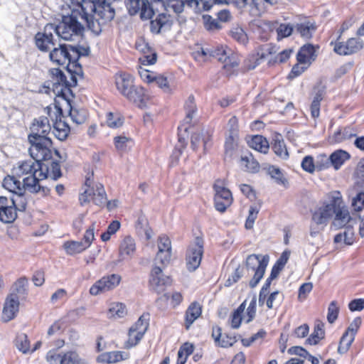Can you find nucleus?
<instances>
[{
    "label": "nucleus",
    "mask_w": 364,
    "mask_h": 364,
    "mask_svg": "<svg viewBox=\"0 0 364 364\" xmlns=\"http://www.w3.org/2000/svg\"><path fill=\"white\" fill-rule=\"evenodd\" d=\"M175 18L165 10L162 12H156L151 18L150 31L154 34H159L168 31L174 23Z\"/></svg>",
    "instance_id": "obj_10"
},
{
    "label": "nucleus",
    "mask_w": 364,
    "mask_h": 364,
    "mask_svg": "<svg viewBox=\"0 0 364 364\" xmlns=\"http://www.w3.org/2000/svg\"><path fill=\"white\" fill-rule=\"evenodd\" d=\"M70 46V45H60L59 48H54L50 53V59L53 63L64 66L68 72L77 73V70L73 68L74 60H73Z\"/></svg>",
    "instance_id": "obj_6"
},
{
    "label": "nucleus",
    "mask_w": 364,
    "mask_h": 364,
    "mask_svg": "<svg viewBox=\"0 0 364 364\" xmlns=\"http://www.w3.org/2000/svg\"><path fill=\"white\" fill-rule=\"evenodd\" d=\"M238 134L233 129L228 133L225 142V157L232 158L237 146Z\"/></svg>",
    "instance_id": "obj_28"
},
{
    "label": "nucleus",
    "mask_w": 364,
    "mask_h": 364,
    "mask_svg": "<svg viewBox=\"0 0 364 364\" xmlns=\"http://www.w3.org/2000/svg\"><path fill=\"white\" fill-rule=\"evenodd\" d=\"M203 255V240L197 237L186 252V267L190 272L195 271L200 265Z\"/></svg>",
    "instance_id": "obj_9"
},
{
    "label": "nucleus",
    "mask_w": 364,
    "mask_h": 364,
    "mask_svg": "<svg viewBox=\"0 0 364 364\" xmlns=\"http://www.w3.org/2000/svg\"><path fill=\"white\" fill-rule=\"evenodd\" d=\"M28 280L25 277L18 279L12 286L11 289V294L9 295H14V297H18V299L21 297H24L27 294V286Z\"/></svg>",
    "instance_id": "obj_31"
},
{
    "label": "nucleus",
    "mask_w": 364,
    "mask_h": 364,
    "mask_svg": "<svg viewBox=\"0 0 364 364\" xmlns=\"http://www.w3.org/2000/svg\"><path fill=\"white\" fill-rule=\"evenodd\" d=\"M342 204L335 205V218L332 222L331 226L336 230L346 228L347 224L350 222L351 218L348 210L343 207Z\"/></svg>",
    "instance_id": "obj_21"
},
{
    "label": "nucleus",
    "mask_w": 364,
    "mask_h": 364,
    "mask_svg": "<svg viewBox=\"0 0 364 364\" xmlns=\"http://www.w3.org/2000/svg\"><path fill=\"white\" fill-rule=\"evenodd\" d=\"M121 277L118 274H112L105 276L97 281L90 289V293L92 295L109 291L115 288L119 284Z\"/></svg>",
    "instance_id": "obj_12"
},
{
    "label": "nucleus",
    "mask_w": 364,
    "mask_h": 364,
    "mask_svg": "<svg viewBox=\"0 0 364 364\" xmlns=\"http://www.w3.org/2000/svg\"><path fill=\"white\" fill-rule=\"evenodd\" d=\"M60 364H87V362L77 351L68 350L63 353Z\"/></svg>",
    "instance_id": "obj_34"
},
{
    "label": "nucleus",
    "mask_w": 364,
    "mask_h": 364,
    "mask_svg": "<svg viewBox=\"0 0 364 364\" xmlns=\"http://www.w3.org/2000/svg\"><path fill=\"white\" fill-rule=\"evenodd\" d=\"M363 48V41L359 38H350L346 42H336L335 53L340 55H349L358 53Z\"/></svg>",
    "instance_id": "obj_13"
},
{
    "label": "nucleus",
    "mask_w": 364,
    "mask_h": 364,
    "mask_svg": "<svg viewBox=\"0 0 364 364\" xmlns=\"http://www.w3.org/2000/svg\"><path fill=\"white\" fill-rule=\"evenodd\" d=\"M339 313V307L337 305L336 301H333L330 303L328 308L327 320L330 323H333L338 318Z\"/></svg>",
    "instance_id": "obj_59"
},
{
    "label": "nucleus",
    "mask_w": 364,
    "mask_h": 364,
    "mask_svg": "<svg viewBox=\"0 0 364 364\" xmlns=\"http://www.w3.org/2000/svg\"><path fill=\"white\" fill-rule=\"evenodd\" d=\"M343 242L346 245H352L354 242V232L350 227H346L343 232L337 234L334 237V242Z\"/></svg>",
    "instance_id": "obj_41"
},
{
    "label": "nucleus",
    "mask_w": 364,
    "mask_h": 364,
    "mask_svg": "<svg viewBox=\"0 0 364 364\" xmlns=\"http://www.w3.org/2000/svg\"><path fill=\"white\" fill-rule=\"evenodd\" d=\"M70 132V127L67 123L61 120L54 124L53 133L60 141L65 140Z\"/></svg>",
    "instance_id": "obj_39"
},
{
    "label": "nucleus",
    "mask_w": 364,
    "mask_h": 364,
    "mask_svg": "<svg viewBox=\"0 0 364 364\" xmlns=\"http://www.w3.org/2000/svg\"><path fill=\"white\" fill-rule=\"evenodd\" d=\"M142 329L141 332L136 331L134 328H130L128 333L129 338L127 341V346L131 348L135 346L143 338L144 335L142 333Z\"/></svg>",
    "instance_id": "obj_54"
},
{
    "label": "nucleus",
    "mask_w": 364,
    "mask_h": 364,
    "mask_svg": "<svg viewBox=\"0 0 364 364\" xmlns=\"http://www.w3.org/2000/svg\"><path fill=\"white\" fill-rule=\"evenodd\" d=\"M115 148L118 151H125L128 147L131 146L132 141L130 138L124 136H117L114 139Z\"/></svg>",
    "instance_id": "obj_53"
},
{
    "label": "nucleus",
    "mask_w": 364,
    "mask_h": 364,
    "mask_svg": "<svg viewBox=\"0 0 364 364\" xmlns=\"http://www.w3.org/2000/svg\"><path fill=\"white\" fill-rule=\"evenodd\" d=\"M46 175L41 171L31 176H28L23 179V187L31 193H38L41 189L39 184L41 180L45 179Z\"/></svg>",
    "instance_id": "obj_26"
},
{
    "label": "nucleus",
    "mask_w": 364,
    "mask_h": 364,
    "mask_svg": "<svg viewBox=\"0 0 364 364\" xmlns=\"http://www.w3.org/2000/svg\"><path fill=\"white\" fill-rule=\"evenodd\" d=\"M116 86L119 92L125 97L134 87L133 77L128 73H122L116 76Z\"/></svg>",
    "instance_id": "obj_22"
},
{
    "label": "nucleus",
    "mask_w": 364,
    "mask_h": 364,
    "mask_svg": "<svg viewBox=\"0 0 364 364\" xmlns=\"http://www.w3.org/2000/svg\"><path fill=\"white\" fill-rule=\"evenodd\" d=\"M16 347L23 353H30V342L25 333L18 334L15 341Z\"/></svg>",
    "instance_id": "obj_50"
},
{
    "label": "nucleus",
    "mask_w": 364,
    "mask_h": 364,
    "mask_svg": "<svg viewBox=\"0 0 364 364\" xmlns=\"http://www.w3.org/2000/svg\"><path fill=\"white\" fill-rule=\"evenodd\" d=\"M72 49V57L73 60H74V65L73 68H75L76 70H80L81 66L78 63V60L81 56H87L89 55L90 49L88 48L84 47H77V46H70Z\"/></svg>",
    "instance_id": "obj_43"
},
{
    "label": "nucleus",
    "mask_w": 364,
    "mask_h": 364,
    "mask_svg": "<svg viewBox=\"0 0 364 364\" xmlns=\"http://www.w3.org/2000/svg\"><path fill=\"white\" fill-rule=\"evenodd\" d=\"M171 278L162 274V267L154 266L151 272L149 287L156 293H161L166 285L171 284Z\"/></svg>",
    "instance_id": "obj_14"
},
{
    "label": "nucleus",
    "mask_w": 364,
    "mask_h": 364,
    "mask_svg": "<svg viewBox=\"0 0 364 364\" xmlns=\"http://www.w3.org/2000/svg\"><path fill=\"white\" fill-rule=\"evenodd\" d=\"M272 149L275 154L282 159L285 160L289 158V153L283 140L274 139V143L272 145Z\"/></svg>",
    "instance_id": "obj_51"
},
{
    "label": "nucleus",
    "mask_w": 364,
    "mask_h": 364,
    "mask_svg": "<svg viewBox=\"0 0 364 364\" xmlns=\"http://www.w3.org/2000/svg\"><path fill=\"white\" fill-rule=\"evenodd\" d=\"M315 50L312 45L303 46L297 53L296 58L299 63L306 64L310 62L314 54Z\"/></svg>",
    "instance_id": "obj_37"
},
{
    "label": "nucleus",
    "mask_w": 364,
    "mask_h": 364,
    "mask_svg": "<svg viewBox=\"0 0 364 364\" xmlns=\"http://www.w3.org/2000/svg\"><path fill=\"white\" fill-rule=\"evenodd\" d=\"M30 129L31 133L28 136H33L36 138H49L48 136L50 132L49 119L46 117H40L38 119H35Z\"/></svg>",
    "instance_id": "obj_16"
},
{
    "label": "nucleus",
    "mask_w": 364,
    "mask_h": 364,
    "mask_svg": "<svg viewBox=\"0 0 364 364\" xmlns=\"http://www.w3.org/2000/svg\"><path fill=\"white\" fill-rule=\"evenodd\" d=\"M125 97L140 108L145 107L149 99L144 87L136 85H134Z\"/></svg>",
    "instance_id": "obj_18"
},
{
    "label": "nucleus",
    "mask_w": 364,
    "mask_h": 364,
    "mask_svg": "<svg viewBox=\"0 0 364 364\" xmlns=\"http://www.w3.org/2000/svg\"><path fill=\"white\" fill-rule=\"evenodd\" d=\"M210 141V136L208 134L203 135L200 133H194L191 136V147L194 151H196L200 144L203 145L204 151H206L208 146V143Z\"/></svg>",
    "instance_id": "obj_40"
},
{
    "label": "nucleus",
    "mask_w": 364,
    "mask_h": 364,
    "mask_svg": "<svg viewBox=\"0 0 364 364\" xmlns=\"http://www.w3.org/2000/svg\"><path fill=\"white\" fill-rule=\"evenodd\" d=\"M52 31H46V26L44 33L38 32L36 34V45L40 50L44 52L48 51L50 50V46H55Z\"/></svg>",
    "instance_id": "obj_23"
},
{
    "label": "nucleus",
    "mask_w": 364,
    "mask_h": 364,
    "mask_svg": "<svg viewBox=\"0 0 364 364\" xmlns=\"http://www.w3.org/2000/svg\"><path fill=\"white\" fill-rule=\"evenodd\" d=\"M53 85H58L62 86L61 92L65 90V86L67 83V77L59 68H52L49 70Z\"/></svg>",
    "instance_id": "obj_42"
},
{
    "label": "nucleus",
    "mask_w": 364,
    "mask_h": 364,
    "mask_svg": "<svg viewBox=\"0 0 364 364\" xmlns=\"http://www.w3.org/2000/svg\"><path fill=\"white\" fill-rule=\"evenodd\" d=\"M136 250L135 242L129 236L125 237L119 246V257L122 259H126L133 255Z\"/></svg>",
    "instance_id": "obj_27"
},
{
    "label": "nucleus",
    "mask_w": 364,
    "mask_h": 364,
    "mask_svg": "<svg viewBox=\"0 0 364 364\" xmlns=\"http://www.w3.org/2000/svg\"><path fill=\"white\" fill-rule=\"evenodd\" d=\"M69 115L73 122L82 124L86 121L87 111L85 109H78L70 106Z\"/></svg>",
    "instance_id": "obj_44"
},
{
    "label": "nucleus",
    "mask_w": 364,
    "mask_h": 364,
    "mask_svg": "<svg viewBox=\"0 0 364 364\" xmlns=\"http://www.w3.org/2000/svg\"><path fill=\"white\" fill-rule=\"evenodd\" d=\"M185 109L186 112V116L185 118V121L186 123H191L193 114L196 112V105L195 103V99L193 95H190L185 103Z\"/></svg>",
    "instance_id": "obj_52"
},
{
    "label": "nucleus",
    "mask_w": 364,
    "mask_h": 364,
    "mask_svg": "<svg viewBox=\"0 0 364 364\" xmlns=\"http://www.w3.org/2000/svg\"><path fill=\"white\" fill-rule=\"evenodd\" d=\"M70 14L63 16L62 21L58 24L48 23L46 31H53L60 38L65 41H73L76 37L81 36L87 26V18L82 15L78 0L73 2L70 7Z\"/></svg>",
    "instance_id": "obj_2"
},
{
    "label": "nucleus",
    "mask_w": 364,
    "mask_h": 364,
    "mask_svg": "<svg viewBox=\"0 0 364 364\" xmlns=\"http://www.w3.org/2000/svg\"><path fill=\"white\" fill-rule=\"evenodd\" d=\"M28 139L31 144L28 151L33 160L42 162L51 159L53 143L50 138H36L28 136Z\"/></svg>",
    "instance_id": "obj_3"
},
{
    "label": "nucleus",
    "mask_w": 364,
    "mask_h": 364,
    "mask_svg": "<svg viewBox=\"0 0 364 364\" xmlns=\"http://www.w3.org/2000/svg\"><path fill=\"white\" fill-rule=\"evenodd\" d=\"M351 205L355 211H360L364 208V193L360 192L352 199Z\"/></svg>",
    "instance_id": "obj_63"
},
{
    "label": "nucleus",
    "mask_w": 364,
    "mask_h": 364,
    "mask_svg": "<svg viewBox=\"0 0 364 364\" xmlns=\"http://www.w3.org/2000/svg\"><path fill=\"white\" fill-rule=\"evenodd\" d=\"M63 247L68 255H75L82 252L86 247L81 241H68L64 243Z\"/></svg>",
    "instance_id": "obj_45"
},
{
    "label": "nucleus",
    "mask_w": 364,
    "mask_h": 364,
    "mask_svg": "<svg viewBox=\"0 0 364 364\" xmlns=\"http://www.w3.org/2000/svg\"><path fill=\"white\" fill-rule=\"evenodd\" d=\"M213 189L215 191V207L217 210L223 213L232 203V193L225 187L224 181L220 179L215 181Z\"/></svg>",
    "instance_id": "obj_8"
},
{
    "label": "nucleus",
    "mask_w": 364,
    "mask_h": 364,
    "mask_svg": "<svg viewBox=\"0 0 364 364\" xmlns=\"http://www.w3.org/2000/svg\"><path fill=\"white\" fill-rule=\"evenodd\" d=\"M350 156L347 151L341 149L337 150L330 155L331 166L336 170H338L345 161L350 159Z\"/></svg>",
    "instance_id": "obj_32"
},
{
    "label": "nucleus",
    "mask_w": 364,
    "mask_h": 364,
    "mask_svg": "<svg viewBox=\"0 0 364 364\" xmlns=\"http://www.w3.org/2000/svg\"><path fill=\"white\" fill-rule=\"evenodd\" d=\"M19 300L18 297L14 295H9L6 299L3 311L2 319L5 321H9L13 319L18 311Z\"/></svg>",
    "instance_id": "obj_19"
},
{
    "label": "nucleus",
    "mask_w": 364,
    "mask_h": 364,
    "mask_svg": "<svg viewBox=\"0 0 364 364\" xmlns=\"http://www.w3.org/2000/svg\"><path fill=\"white\" fill-rule=\"evenodd\" d=\"M171 257V251L158 250L154 259L155 266L158 264H161L163 267L166 266L170 262Z\"/></svg>",
    "instance_id": "obj_55"
},
{
    "label": "nucleus",
    "mask_w": 364,
    "mask_h": 364,
    "mask_svg": "<svg viewBox=\"0 0 364 364\" xmlns=\"http://www.w3.org/2000/svg\"><path fill=\"white\" fill-rule=\"evenodd\" d=\"M269 259V257L267 255L252 254L247 257L246 268L247 271H252L254 273L253 277L249 283L251 288H255L262 279L268 265Z\"/></svg>",
    "instance_id": "obj_4"
},
{
    "label": "nucleus",
    "mask_w": 364,
    "mask_h": 364,
    "mask_svg": "<svg viewBox=\"0 0 364 364\" xmlns=\"http://www.w3.org/2000/svg\"><path fill=\"white\" fill-rule=\"evenodd\" d=\"M328 203L315 210L312 215V220L316 225H326L328 219L333 215L335 205L343 203L342 196L339 191H333L328 195Z\"/></svg>",
    "instance_id": "obj_5"
},
{
    "label": "nucleus",
    "mask_w": 364,
    "mask_h": 364,
    "mask_svg": "<svg viewBox=\"0 0 364 364\" xmlns=\"http://www.w3.org/2000/svg\"><path fill=\"white\" fill-rule=\"evenodd\" d=\"M25 191H20L13 194L9 199L13 202V206L18 212H24L27 206V199L24 195Z\"/></svg>",
    "instance_id": "obj_38"
},
{
    "label": "nucleus",
    "mask_w": 364,
    "mask_h": 364,
    "mask_svg": "<svg viewBox=\"0 0 364 364\" xmlns=\"http://www.w3.org/2000/svg\"><path fill=\"white\" fill-rule=\"evenodd\" d=\"M201 314V306L198 303H192L186 311V328L188 329L190 326L200 316Z\"/></svg>",
    "instance_id": "obj_33"
},
{
    "label": "nucleus",
    "mask_w": 364,
    "mask_h": 364,
    "mask_svg": "<svg viewBox=\"0 0 364 364\" xmlns=\"http://www.w3.org/2000/svg\"><path fill=\"white\" fill-rule=\"evenodd\" d=\"M296 30L302 37L310 38L316 30V26L309 22L301 23L296 25Z\"/></svg>",
    "instance_id": "obj_49"
},
{
    "label": "nucleus",
    "mask_w": 364,
    "mask_h": 364,
    "mask_svg": "<svg viewBox=\"0 0 364 364\" xmlns=\"http://www.w3.org/2000/svg\"><path fill=\"white\" fill-rule=\"evenodd\" d=\"M246 307V301H243L237 309H235L231 316V326L233 328H238L240 326L242 320V314Z\"/></svg>",
    "instance_id": "obj_47"
},
{
    "label": "nucleus",
    "mask_w": 364,
    "mask_h": 364,
    "mask_svg": "<svg viewBox=\"0 0 364 364\" xmlns=\"http://www.w3.org/2000/svg\"><path fill=\"white\" fill-rule=\"evenodd\" d=\"M3 186L13 194L25 191V187H23L21 182L15 176H7L5 177L3 181Z\"/></svg>",
    "instance_id": "obj_30"
},
{
    "label": "nucleus",
    "mask_w": 364,
    "mask_h": 364,
    "mask_svg": "<svg viewBox=\"0 0 364 364\" xmlns=\"http://www.w3.org/2000/svg\"><path fill=\"white\" fill-rule=\"evenodd\" d=\"M127 7L130 15H135L140 11L141 20L151 19L154 14V9L148 0H127Z\"/></svg>",
    "instance_id": "obj_11"
},
{
    "label": "nucleus",
    "mask_w": 364,
    "mask_h": 364,
    "mask_svg": "<svg viewBox=\"0 0 364 364\" xmlns=\"http://www.w3.org/2000/svg\"><path fill=\"white\" fill-rule=\"evenodd\" d=\"M63 353H58L56 350H49L46 356V360L49 364H60Z\"/></svg>",
    "instance_id": "obj_64"
},
{
    "label": "nucleus",
    "mask_w": 364,
    "mask_h": 364,
    "mask_svg": "<svg viewBox=\"0 0 364 364\" xmlns=\"http://www.w3.org/2000/svg\"><path fill=\"white\" fill-rule=\"evenodd\" d=\"M88 182L89 179L87 178L85 181V185L88 188L85 190L84 193L79 198L81 205L92 200L98 206L105 205L107 202V194L104 186L101 183H97L95 186L90 188V184Z\"/></svg>",
    "instance_id": "obj_7"
},
{
    "label": "nucleus",
    "mask_w": 364,
    "mask_h": 364,
    "mask_svg": "<svg viewBox=\"0 0 364 364\" xmlns=\"http://www.w3.org/2000/svg\"><path fill=\"white\" fill-rule=\"evenodd\" d=\"M41 168V162L33 159L27 160L19 163L18 166L14 168V172L20 178L24 175L31 176L38 173Z\"/></svg>",
    "instance_id": "obj_17"
},
{
    "label": "nucleus",
    "mask_w": 364,
    "mask_h": 364,
    "mask_svg": "<svg viewBox=\"0 0 364 364\" xmlns=\"http://www.w3.org/2000/svg\"><path fill=\"white\" fill-rule=\"evenodd\" d=\"M185 5L190 7L198 6V1L197 0H166L164 9L167 12L171 10L175 14H179L183 11Z\"/></svg>",
    "instance_id": "obj_24"
},
{
    "label": "nucleus",
    "mask_w": 364,
    "mask_h": 364,
    "mask_svg": "<svg viewBox=\"0 0 364 364\" xmlns=\"http://www.w3.org/2000/svg\"><path fill=\"white\" fill-rule=\"evenodd\" d=\"M324 324L320 321H316L313 333L307 338L306 342L310 345H316L324 338Z\"/></svg>",
    "instance_id": "obj_36"
},
{
    "label": "nucleus",
    "mask_w": 364,
    "mask_h": 364,
    "mask_svg": "<svg viewBox=\"0 0 364 364\" xmlns=\"http://www.w3.org/2000/svg\"><path fill=\"white\" fill-rule=\"evenodd\" d=\"M149 318L148 315H142L139 317L138 321L131 328H134L136 331L141 332L142 329V333H145L149 327Z\"/></svg>",
    "instance_id": "obj_62"
},
{
    "label": "nucleus",
    "mask_w": 364,
    "mask_h": 364,
    "mask_svg": "<svg viewBox=\"0 0 364 364\" xmlns=\"http://www.w3.org/2000/svg\"><path fill=\"white\" fill-rule=\"evenodd\" d=\"M240 161L242 165L245 166L247 171L255 173L257 172L259 169V164L251 157L242 156Z\"/></svg>",
    "instance_id": "obj_56"
},
{
    "label": "nucleus",
    "mask_w": 364,
    "mask_h": 364,
    "mask_svg": "<svg viewBox=\"0 0 364 364\" xmlns=\"http://www.w3.org/2000/svg\"><path fill=\"white\" fill-rule=\"evenodd\" d=\"M230 34L232 38L236 40L240 43H245L247 41V37L243 29L240 27H235L230 30Z\"/></svg>",
    "instance_id": "obj_60"
},
{
    "label": "nucleus",
    "mask_w": 364,
    "mask_h": 364,
    "mask_svg": "<svg viewBox=\"0 0 364 364\" xmlns=\"http://www.w3.org/2000/svg\"><path fill=\"white\" fill-rule=\"evenodd\" d=\"M249 146L261 152L266 154L269 149V143L265 138L260 135H255L248 141Z\"/></svg>",
    "instance_id": "obj_35"
},
{
    "label": "nucleus",
    "mask_w": 364,
    "mask_h": 364,
    "mask_svg": "<svg viewBox=\"0 0 364 364\" xmlns=\"http://www.w3.org/2000/svg\"><path fill=\"white\" fill-rule=\"evenodd\" d=\"M331 165L330 156L326 154H320L317 156L316 166L318 171L326 169Z\"/></svg>",
    "instance_id": "obj_61"
},
{
    "label": "nucleus",
    "mask_w": 364,
    "mask_h": 364,
    "mask_svg": "<svg viewBox=\"0 0 364 364\" xmlns=\"http://www.w3.org/2000/svg\"><path fill=\"white\" fill-rule=\"evenodd\" d=\"M127 358V354L122 351H111L101 354L97 361L101 363H113Z\"/></svg>",
    "instance_id": "obj_29"
},
{
    "label": "nucleus",
    "mask_w": 364,
    "mask_h": 364,
    "mask_svg": "<svg viewBox=\"0 0 364 364\" xmlns=\"http://www.w3.org/2000/svg\"><path fill=\"white\" fill-rule=\"evenodd\" d=\"M78 4L82 15L87 18V28L96 34H99L102 26L110 22L115 15L110 0H81L78 1Z\"/></svg>",
    "instance_id": "obj_1"
},
{
    "label": "nucleus",
    "mask_w": 364,
    "mask_h": 364,
    "mask_svg": "<svg viewBox=\"0 0 364 364\" xmlns=\"http://www.w3.org/2000/svg\"><path fill=\"white\" fill-rule=\"evenodd\" d=\"M127 314L126 306L122 303H115L112 304L109 309V318H120Z\"/></svg>",
    "instance_id": "obj_46"
},
{
    "label": "nucleus",
    "mask_w": 364,
    "mask_h": 364,
    "mask_svg": "<svg viewBox=\"0 0 364 364\" xmlns=\"http://www.w3.org/2000/svg\"><path fill=\"white\" fill-rule=\"evenodd\" d=\"M354 339V335L346 331L341 338L339 346L338 348V352L341 354L346 353L348 350L349 348L350 347Z\"/></svg>",
    "instance_id": "obj_48"
},
{
    "label": "nucleus",
    "mask_w": 364,
    "mask_h": 364,
    "mask_svg": "<svg viewBox=\"0 0 364 364\" xmlns=\"http://www.w3.org/2000/svg\"><path fill=\"white\" fill-rule=\"evenodd\" d=\"M41 171L46 175V178H50L56 181L62 176L60 165L57 161L41 162Z\"/></svg>",
    "instance_id": "obj_25"
},
{
    "label": "nucleus",
    "mask_w": 364,
    "mask_h": 364,
    "mask_svg": "<svg viewBox=\"0 0 364 364\" xmlns=\"http://www.w3.org/2000/svg\"><path fill=\"white\" fill-rule=\"evenodd\" d=\"M355 134L351 132L348 127H345L343 129L338 130L333 135V141L339 143L343 140L348 139Z\"/></svg>",
    "instance_id": "obj_57"
},
{
    "label": "nucleus",
    "mask_w": 364,
    "mask_h": 364,
    "mask_svg": "<svg viewBox=\"0 0 364 364\" xmlns=\"http://www.w3.org/2000/svg\"><path fill=\"white\" fill-rule=\"evenodd\" d=\"M16 210L13 202L5 196H0V221L4 223H11L17 218Z\"/></svg>",
    "instance_id": "obj_15"
},
{
    "label": "nucleus",
    "mask_w": 364,
    "mask_h": 364,
    "mask_svg": "<svg viewBox=\"0 0 364 364\" xmlns=\"http://www.w3.org/2000/svg\"><path fill=\"white\" fill-rule=\"evenodd\" d=\"M267 172L269 174V176L275 180V181L279 184H284L286 182V179L284 177L281 170L274 166H270L267 168Z\"/></svg>",
    "instance_id": "obj_58"
},
{
    "label": "nucleus",
    "mask_w": 364,
    "mask_h": 364,
    "mask_svg": "<svg viewBox=\"0 0 364 364\" xmlns=\"http://www.w3.org/2000/svg\"><path fill=\"white\" fill-rule=\"evenodd\" d=\"M231 50H229L228 53L223 48H217L214 49H203L202 53L203 55L209 54L213 58H216L218 61L223 63V68L227 70L230 69L231 55H230Z\"/></svg>",
    "instance_id": "obj_20"
}]
</instances>
